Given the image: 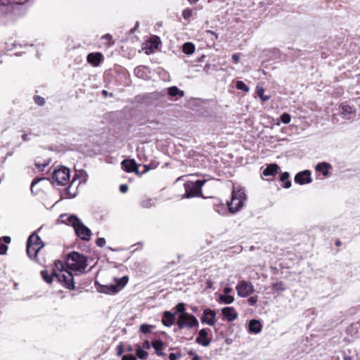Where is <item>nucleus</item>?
<instances>
[{
	"label": "nucleus",
	"instance_id": "f257e3e1",
	"mask_svg": "<svg viewBox=\"0 0 360 360\" xmlns=\"http://www.w3.org/2000/svg\"><path fill=\"white\" fill-rule=\"evenodd\" d=\"M57 269H53L51 274L48 270L41 271L42 278L47 283H51L53 277H56L58 282L62 283L65 288L73 290L75 289L74 278L72 273L68 270L63 269V264L58 262L56 263Z\"/></svg>",
	"mask_w": 360,
	"mask_h": 360
},
{
	"label": "nucleus",
	"instance_id": "f03ea898",
	"mask_svg": "<svg viewBox=\"0 0 360 360\" xmlns=\"http://www.w3.org/2000/svg\"><path fill=\"white\" fill-rule=\"evenodd\" d=\"M60 220L62 223L72 226L78 237L84 240H89L91 238V231L82 221L75 215L63 214L60 216Z\"/></svg>",
	"mask_w": 360,
	"mask_h": 360
},
{
	"label": "nucleus",
	"instance_id": "7ed1b4c3",
	"mask_svg": "<svg viewBox=\"0 0 360 360\" xmlns=\"http://www.w3.org/2000/svg\"><path fill=\"white\" fill-rule=\"evenodd\" d=\"M247 200L245 190L240 187H234L232 191L231 199L227 202L229 211L232 213H236L244 206Z\"/></svg>",
	"mask_w": 360,
	"mask_h": 360
},
{
	"label": "nucleus",
	"instance_id": "20e7f679",
	"mask_svg": "<svg viewBox=\"0 0 360 360\" xmlns=\"http://www.w3.org/2000/svg\"><path fill=\"white\" fill-rule=\"evenodd\" d=\"M129 278L124 276L120 278H115L114 283L101 285L95 282L98 292L105 294H115L120 291L128 283Z\"/></svg>",
	"mask_w": 360,
	"mask_h": 360
},
{
	"label": "nucleus",
	"instance_id": "39448f33",
	"mask_svg": "<svg viewBox=\"0 0 360 360\" xmlns=\"http://www.w3.org/2000/svg\"><path fill=\"white\" fill-rule=\"evenodd\" d=\"M66 265L72 271L82 272L87 266V259L84 255L73 252L69 255Z\"/></svg>",
	"mask_w": 360,
	"mask_h": 360
},
{
	"label": "nucleus",
	"instance_id": "423d86ee",
	"mask_svg": "<svg viewBox=\"0 0 360 360\" xmlns=\"http://www.w3.org/2000/svg\"><path fill=\"white\" fill-rule=\"evenodd\" d=\"M44 247L41 238L36 233L30 236L27 242V253L30 259H35L39 251Z\"/></svg>",
	"mask_w": 360,
	"mask_h": 360
},
{
	"label": "nucleus",
	"instance_id": "0eeeda50",
	"mask_svg": "<svg viewBox=\"0 0 360 360\" xmlns=\"http://www.w3.org/2000/svg\"><path fill=\"white\" fill-rule=\"evenodd\" d=\"M28 0H0V13H13L15 15L20 14V6Z\"/></svg>",
	"mask_w": 360,
	"mask_h": 360
},
{
	"label": "nucleus",
	"instance_id": "6e6552de",
	"mask_svg": "<svg viewBox=\"0 0 360 360\" xmlns=\"http://www.w3.org/2000/svg\"><path fill=\"white\" fill-rule=\"evenodd\" d=\"M206 180H198L196 181H188L184 184L185 198H189L202 195L201 188Z\"/></svg>",
	"mask_w": 360,
	"mask_h": 360
},
{
	"label": "nucleus",
	"instance_id": "1a4fd4ad",
	"mask_svg": "<svg viewBox=\"0 0 360 360\" xmlns=\"http://www.w3.org/2000/svg\"><path fill=\"white\" fill-rule=\"evenodd\" d=\"M70 170L68 168L60 166L56 168L52 174V178L58 185H66L70 181Z\"/></svg>",
	"mask_w": 360,
	"mask_h": 360
},
{
	"label": "nucleus",
	"instance_id": "9d476101",
	"mask_svg": "<svg viewBox=\"0 0 360 360\" xmlns=\"http://www.w3.org/2000/svg\"><path fill=\"white\" fill-rule=\"evenodd\" d=\"M177 326L179 329L184 328H192L198 326V321L195 316L188 313L179 314L177 321Z\"/></svg>",
	"mask_w": 360,
	"mask_h": 360
},
{
	"label": "nucleus",
	"instance_id": "9b49d317",
	"mask_svg": "<svg viewBox=\"0 0 360 360\" xmlns=\"http://www.w3.org/2000/svg\"><path fill=\"white\" fill-rule=\"evenodd\" d=\"M236 290L239 297H246L254 292V286L250 282L241 281L238 283Z\"/></svg>",
	"mask_w": 360,
	"mask_h": 360
},
{
	"label": "nucleus",
	"instance_id": "f8f14e48",
	"mask_svg": "<svg viewBox=\"0 0 360 360\" xmlns=\"http://www.w3.org/2000/svg\"><path fill=\"white\" fill-rule=\"evenodd\" d=\"M217 313L214 309L206 308L203 310L202 314L200 317L201 323L207 324L210 326H213L217 322Z\"/></svg>",
	"mask_w": 360,
	"mask_h": 360
},
{
	"label": "nucleus",
	"instance_id": "ddd939ff",
	"mask_svg": "<svg viewBox=\"0 0 360 360\" xmlns=\"http://www.w3.org/2000/svg\"><path fill=\"white\" fill-rule=\"evenodd\" d=\"M208 331V329H201L198 333L195 342L203 347H207L211 342V338L209 337Z\"/></svg>",
	"mask_w": 360,
	"mask_h": 360
},
{
	"label": "nucleus",
	"instance_id": "4468645a",
	"mask_svg": "<svg viewBox=\"0 0 360 360\" xmlns=\"http://www.w3.org/2000/svg\"><path fill=\"white\" fill-rule=\"evenodd\" d=\"M295 182L300 185L311 183V172L304 170L297 173L295 176Z\"/></svg>",
	"mask_w": 360,
	"mask_h": 360
},
{
	"label": "nucleus",
	"instance_id": "2eb2a0df",
	"mask_svg": "<svg viewBox=\"0 0 360 360\" xmlns=\"http://www.w3.org/2000/svg\"><path fill=\"white\" fill-rule=\"evenodd\" d=\"M221 314L229 322H232L238 318V313L233 307H226L222 308Z\"/></svg>",
	"mask_w": 360,
	"mask_h": 360
},
{
	"label": "nucleus",
	"instance_id": "dca6fc26",
	"mask_svg": "<svg viewBox=\"0 0 360 360\" xmlns=\"http://www.w3.org/2000/svg\"><path fill=\"white\" fill-rule=\"evenodd\" d=\"M87 62L94 67L100 65L101 62L103 60V56L100 52L89 53L86 57Z\"/></svg>",
	"mask_w": 360,
	"mask_h": 360
},
{
	"label": "nucleus",
	"instance_id": "f3484780",
	"mask_svg": "<svg viewBox=\"0 0 360 360\" xmlns=\"http://www.w3.org/2000/svg\"><path fill=\"white\" fill-rule=\"evenodd\" d=\"M262 330V324L258 320L252 319L250 321L248 324L249 333L257 334Z\"/></svg>",
	"mask_w": 360,
	"mask_h": 360
},
{
	"label": "nucleus",
	"instance_id": "a211bd4d",
	"mask_svg": "<svg viewBox=\"0 0 360 360\" xmlns=\"http://www.w3.org/2000/svg\"><path fill=\"white\" fill-rule=\"evenodd\" d=\"M122 165L127 172H138V165L134 160H124L122 161Z\"/></svg>",
	"mask_w": 360,
	"mask_h": 360
},
{
	"label": "nucleus",
	"instance_id": "6ab92c4d",
	"mask_svg": "<svg viewBox=\"0 0 360 360\" xmlns=\"http://www.w3.org/2000/svg\"><path fill=\"white\" fill-rule=\"evenodd\" d=\"M330 167L331 166L330 164L323 162L316 165V171L326 177L329 174V169Z\"/></svg>",
	"mask_w": 360,
	"mask_h": 360
},
{
	"label": "nucleus",
	"instance_id": "aec40b11",
	"mask_svg": "<svg viewBox=\"0 0 360 360\" xmlns=\"http://www.w3.org/2000/svg\"><path fill=\"white\" fill-rule=\"evenodd\" d=\"M279 169V167L276 164L269 165L263 171V175L265 176H275Z\"/></svg>",
	"mask_w": 360,
	"mask_h": 360
},
{
	"label": "nucleus",
	"instance_id": "412c9836",
	"mask_svg": "<svg viewBox=\"0 0 360 360\" xmlns=\"http://www.w3.org/2000/svg\"><path fill=\"white\" fill-rule=\"evenodd\" d=\"M174 314H172L169 311H165L162 319V323L166 326H171L174 322Z\"/></svg>",
	"mask_w": 360,
	"mask_h": 360
},
{
	"label": "nucleus",
	"instance_id": "4be33fe9",
	"mask_svg": "<svg viewBox=\"0 0 360 360\" xmlns=\"http://www.w3.org/2000/svg\"><path fill=\"white\" fill-rule=\"evenodd\" d=\"M167 91L168 95L172 98L178 96L183 97L184 95V91L180 90L178 87L175 86L167 88Z\"/></svg>",
	"mask_w": 360,
	"mask_h": 360
},
{
	"label": "nucleus",
	"instance_id": "5701e85b",
	"mask_svg": "<svg viewBox=\"0 0 360 360\" xmlns=\"http://www.w3.org/2000/svg\"><path fill=\"white\" fill-rule=\"evenodd\" d=\"M217 301L220 304H230L234 302V297L230 295L221 294L219 296Z\"/></svg>",
	"mask_w": 360,
	"mask_h": 360
},
{
	"label": "nucleus",
	"instance_id": "b1692460",
	"mask_svg": "<svg viewBox=\"0 0 360 360\" xmlns=\"http://www.w3.org/2000/svg\"><path fill=\"white\" fill-rule=\"evenodd\" d=\"M135 352L136 357L140 359H146L148 356V353L145 349L140 347V344L135 345Z\"/></svg>",
	"mask_w": 360,
	"mask_h": 360
},
{
	"label": "nucleus",
	"instance_id": "393cba45",
	"mask_svg": "<svg viewBox=\"0 0 360 360\" xmlns=\"http://www.w3.org/2000/svg\"><path fill=\"white\" fill-rule=\"evenodd\" d=\"M151 345L154 348L155 353L157 354L158 356H163V342L161 340H155L152 342Z\"/></svg>",
	"mask_w": 360,
	"mask_h": 360
},
{
	"label": "nucleus",
	"instance_id": "a878e982",
	"mask_svg": "<svg viewBox=\"0 0 360 360\" xmlns=\"http://www.w3.org/2000/svg\"><path fill=\"white\" fill-rule=\"evenodd\" d=\"M195 50V45L191 42H186L182 46V51L186 55H191Z\"/></svg>",
	"mask_w": 360,
	"mask_h": 360
},
{
	"label": "nucleus",
	"instance_id": "bb28decb",
	"mask_svg": "<svg viewBox=\"0 0 360 360\" xmlns=\"http://www.w3.org/2000/svg\"><path fill=\"white\" fill-rule=\"evenodd\" d=\"M273 292H280L285 289V284L282 281H276L271 284Z\"/></svg>",
	"mask_w": 360,
	"mask_h": 360
},
{
	"label": "nucleus",
	"instance_id": "cd10ccee",
	"mask_svg": "<svg viewBox=\"0 0 360 360\" xmlns=\"http://www.w3.org/2000/svg\"><path fill=\"white\" fill-rule=\"evenodd\" d=\"M290 174L288 172H285L281 174L280 180L283 182V187L289 188L291 186V181L289 180Z\"/></svg>",
	"mask_w": 360,
	"mask_h": 360
},
{
	"label": "nucleus",
	"instance_id": "c85d7f7f",
	"mask_svg": "<svg viewBox=\"0 0 360 360\" xmlns=\"http://www.w3.org/2000/svg\"><path fill=\"white\" fill-rule=\"evenodd\" d=\"M256 92L257 96L260 98L262 101H267L269 100L270 96L264 95V89L262 86H257Z\"/></svg>",
	"mask_w": 360,
	"mask_h": 360
},
{
	"label": "nucleus",
	"instance_id": "c756f323",
	"mask_svg": "<svg viewBox=\"0 0 360 360\" xmlns=\"http://www.w3.org/2000/svg\"><path fill=\"white\" fill-rule=\"evenodd\" d=\"M101 40L103 41V43L106 47H110L114 44L112 39V36L109 34L103 35L101 37Z\"/></svg>",
	"mask_w": 360,
	"mask_h": 360
},
{
	"label": "nucleus",
	"instance_id": "7c9ffc66",
	"mask_svg": "<svg viewBox=\"0 0 360 360\" xmlns=\"http://www.w3.org/2000/svg\"><path fill=\"white\" fill-rule=\"evenodd\" d=\"M214 209L219 214L223 215L226 212V207L223 203L216 204Z\"/></svg>",
	"mask_w": 360,
	"mask_h": 360
},
{
	"label": "nucleus",
	"instance_id": "2f4dec72",
	"mask_svg": "<svg viewBox=\"0 0 360 360\" xmlns=\"http://www.w3.org/2000/svg\"><path fill=\"white\" fill-rule=\"evenodd\" d=\"M155 200L152 198L144 199L141 201V204L143 207L149 208L154 205Z\"/></svg>",
	"mask_w": 360,
	"mask_h": 360
},
{
	"label": "nucleus",
	"instance_id": "473e14b6",
	"mask_svg": "<svg viewBox=\"0 0 360 360\" xmlns=\"http://www.w3.org/2000/svg\"><path fill=\"white\" fill-rule=\"evenodd\" d=\"M236 86L238 89L242 90L246 93L250 91L249 87L243 81L240 80L236 82Z\"/></svg>",
	"mask_w": 360,
	"mask_h": 360
},
{
	"label": "nucleus",
	"instance_id": "72a5a7b5",
	"mask_svg": "<svg viewBox=\"0 0 360 360\" xmlns=\"http://www.w3.org/2000/svg\"><path fill=\"white\" fill-rule=\"evenodd\" d=\"M154 326L149 324H142L140 326V331L144 334L149 333L150 330L153 328Z\"/></svg>",
	"mask_w": 360,
	"mask_h": 360
},
{
	"label": "nucleus",
	"instance_id": "f704fd0d",
	"mask_svg": "<svg viewBox=\"0 0 360 360\" xmlns=\"http://www.w3.org/2000/svg\"><path fill=\"white\" fill-rule=\"evenodd\" d=\"M341 109H342V114L344 115H347L352 114L353 112L352 107L347 105H343L342 106Z\"/></svg>",
	"mask_w": 360,
	"mask_h": 360
},
{
	"label": "nucleus",
	"instance_id": "c9c22d12",
	"mask_svg": "<svg viewBox=\"0 0 360 360\" xmlns=\"http://www.w3.org/2000/svg\"><path fill=\"white\" fill-rule=\"evenodd\" d=\"M144 67H137L134 69L135 75L139 77H144Z\"/></svg>",
	"mask_w": 360,
	"mask_h": 360
},
{
	"label": "nucleus",
	"instance_id": "e433bc0d",
	"mask_svg": "<svg viewBox=\"0 0 360 360\" xmlns=\"http://www.w3.org/2000/svg\"><path fill=\"white\" fill-rule=\"evenodd\" d=\"M291 117L288 113H283L281 116V121L284 124L290 123Z\"/></svg>",
	"mask_w": 360,
	"mask_h": 360
},
{
	"label": "nucleus",
	"instance_id": "4c0bfd02",
	"mask_svg": "<svg viewBox=\"0 0 360 360\" xmlns=\"http://www.w3.org/2000/svg\"><path fill=\"white\" fill-rule=\"evenodd\" d=\"M193 14V11L190 8H186L183 11L182 15L185 20H189Z\"/></svg>",
	"mask_w": 360,
	"mask_h": 360
},
{
	"label": "nucleus",
	"instance_id": "58836bf2",
	"mask_svg": "<svg viewBox=\"0 0 360 360\" xmlns=\"http://www.w3.org/2000/svg\"><path fill=\"white\" fill-rule=\"evenodd\" d=\"M176 312H179V314H183L184 313H186L185 311V305L184 303H179L176 306V312L174 313V314L176 313Z\"/></svg>",
	"mask_w": 360,
	"mask_h": 360
},
{
	"label": "nucleus",
	"instance_id": "ea45409f",
	"mask_svg": "<svg viewBox=\"0 0 360 360\" xmlns=\"http://www.w3.org/2000/svg\"><path fill=\"white\" fill-rule=\"evenodd\" d=\"M49 161H44L43 163H40L39 162H35V166L39 171H43L44 167L49 165Z\"/></svg>",
	"mask_w": 360,
	"mask_h": 360
},
{
	"label": "nucleus",
	"instance_id": "a19ab883",
	"mask_svg": "<svg viewBox=\"0 0 360 360\" xmlns=\"http://www.w3.org/2000/svg\"><path fill=\"white\" fill-rule=\"evenodd\" d=\"M34 100L35 103L39 105H43L45 103L44 98H42L39 96H34Z\"/></svg>",
	"mask_w": 360,
	"mask_h": 360
},
{
	"label": "nucleus",
	"instance_id": "79ce46f5",
	"mask_svg": "<svg viewBox=\"0 0 360 360\" xmlns=\"http://www.w3.org/2000/svg\"><path fill=\"white\" fill-rule=\"evenodd\" d=\"M181 357V354L179 352L171 353L169 355V360H178Z\"/></svg>",
	"mask_w": 360,
	"mask_h": 360
},
{
	"label": "nucleus",
	"instance_id": "37998d69",
	"mask_svg": "<svg viewBox=\"0 0 360 360\" xmlns=\"http://www.w3.org/2000/svg\"><path fill=\"white\" fill-rule=\"evenodd\" d=\"M96 244L97 246L103 248L105 245V239L104 238H98L96 241Z\"/></svg>",
	"mask_w": 360,
	"mask_h": 360
},
{
	"label": "nucleus",
	"instance_id": "c03bdc74",
	"mask_svg": "<svg viewBox=\"0 0 360 360\" xmlns=\"http://www.w3.org/2000/svg\"><path fill=\"white\" fill-rule=\"evenodd\" d=\"M140 347L148 352V350L150 348V344L149 341L145 340L141 345H140Z\"/></svg>",
	"mask_w": 360,
	"mask_h": 360
},
{
	"label": "nucleus",
	"instance_id": "a18cd8bd",
	"mask_svg": "<svg viewBox=\"0 0 360 360\" xmlns=\"http://www.w3.org/2000/svg\"><path fill=\"white\" fill-rule=\"evenodd\" d=\"M248 303L251 306H253L255 305L257 302V296H252V297H250L249 299H248Z\"/></svg>",
	"mask_w": 360,
	"mask_h": 360
},
{
	"label": "nucleus",
	"instance_id": "49530a36",
	"mask_svg": "<svg viewBox=\"0 0 360 360\" xmlns=\"http://www.w3.org/2000/svg\"><path fill=\"white\" fill-rule=\"evenodd\" d=\"M122 360H136V358L132 354H125L122 356Z\"/></svg>",
	"mask_w": 360,
	"mask_h": 360
},
{
	"label": "nucleus",
	"instance_id": "de8ad7c7",
	"mask_svg": "<svg viewBox=\"0 0 360 360\" xmlns=\"http://www.w3.org/2000/svg\"><path fill=\"white\" fill-rule=\"evenodd\" d=\"M8 247L4 244H0V255H5L7 252Z\"/></svg>",
	"mask_w": 360,
	"mask_h": 360
},
{
	"label": "nucleus",
	"instance_id": "09e8293b",
	"mask_svg": "<svg viewBox=\"0 0 360 360\" xmlns=\"http://www.w3.org/2000/svg\"><path fill=\"white\" fill-rule=\"evenodd\" d=\"M120 191L121 193H124L128 191V186L126 184H122L120 186Z\"/></svg>",
	"mask_w": 360,
	"mask_h": 360
},
{
	"label": "nucleus",
	"instance_id": "8fccbe9b",
	"mask_svg": "<svg viewBox=\"0 0 360 360\" xmlns=\"http://www.w3.org/2000/svg\"><path fill=\"white\" fill-rule=\"evenodd\" d=\"M240 55L239 53H235L232 56V60L235 63H237L239 61Z\"/></svg>",
	"mask_w": 360,
	"mask_h": 360
},
{
	"label": "nucleus",
	"instance_id": "3c124183",
	"mask_svg": "<svg viewBox=\"0 0 360 360\" xmlns=\"http://www.w3.org/2000/svg\"><path fill=\"white\" fill-rule=\"evenodd\" d=\"M158 39H159L158 37H156V38L153 39V40L150 41L152 46H154L155 48H157L158 46Z\"/></svg>",
	"mask_w": 360,
	"mask_h": 360
},
{
	"label": "nucleus",
	"instance_id": "603ef678",
	"mask_svg": "<svg viewBox=\"0 0 360 360\" xmlns=\"http://www.w3.org/2000/svg\"><path fill=\"white\" fill-rule=\"evenodd\" d=\"M232 291H233V289L231 288L226 287L224 289V295H229Z\"/></svg>",
	"mask_w": 360,
	"mask_h": 360
},
{
	"label": "nucleus",
	"instance_id": "864d4df0",
	"mask_svg": "<svg viewBox=\"0 0 360 360\" xmlns=\"http://www.w3.org/2000/svg\"><path fill=\"white\" fill-rule=\"evenodd\" d=\"M1 240H2L6 243H9L11 242V238L9 236H4Z\"/></svg>",
	"mask_w": 360,
	"mask_h": 360
},
{
	"label": "nucleus",
	"instance_id": "5fc2aeb1",
	"mask_svg": "<svg viewBox=\"0 0 360 360\" xmlns=\"http://www.w3.org/2000/svg\"><path fill=\"white\" fill-rule=\"evenodd\" d=\"M210 68H211V65L210 64H207L205 65L203 70L204 71L206 72V73H209V71L210 70Z\"/></svg>",
	"mask_w": 360,
	"mask_h": 360
},
{
	"label": "nucleus",
	"instance_id": "6e6d98bb",
	"mask_svg": "<svg viewBox=\"0 0 360 360\" xmlns=\"http://www.w3.org/2000/svg\"><path fill=\"white\" fill-rule=\"evenodd\" d=\"M41 179H34L31 183V188L41 181Z\"/></svg>",
	"mask_w": 360,
	"mask_h": 360
},
{
	"label": "nucleus",
	"instance_id": "4d7b16f0",
	"mask_svg": "<svg viewBox=\"0 0 360 360\" xmlns=\"http://www.w3.org/2000/svg\"><path fill=\"white\" fill-rule=\"evenodd\" d=\"M22 139L24 141H28V137H27V134H24L22 135Z\"/></svg>",
	"mask_w": 360,
	"mask_h": 360
},
{
	"label": "nucleus",
	"instance_id": "13d9d810",
	"mask_svg": "<svg viewBox=\"0 0 360 360\" xmlns=\"http://www.w3.org/2000/svg\"><path fill=\"white\" fill-rule=\"evenodd\" d=\"M192 360H201L200 356H198L197 354L193 356L192 358Z\"/></svg>",
	"mask_w": 360,
	"mask_h": 360
},
{
	"label": "nucleus",
	"instance_id": "bf43d9fd",
	"mask_svg": "<svg viewBox=\"0 0 360 360\" xmlns=\"http://www.w3.org/2000/svg\"><path fill=\"white\" fill-rule=\"evenodd\" d=\"M188 354H189V356H192V358L193 357V356H194L195 354H196V353H195L194 351H192V350H191V351H189V352H188Z\"/></svg>",
	"mask_w": 360,
	"mask_h": 360
},
{
	"label": "nucleus",
	"instance_id": "052dcab7",
	"mask_svg": "<svg viewBox=\"0 0 360 360\" xmlns=\"http://www.w3.org/2000/svg\"><path fill=\"white\" fill-rule=\"evenodd\" d=\"M122 347L120 346V347H119V350L117 352V355L120 356V355H122Z\"/></svg>",
	"mask_w": 360,
	"mask_h": 360
},
{
	"label": "nucleus",
	"instance_id": "680f3d73",
	"mask_svg": "<svg viewBox=\"0 0 360 360\" xmlns=\"http://www.w3.org/2000/svg\"><path fill=\"white\" fill-rule=\"evenodd\" d=\"M199 0H188L189 3L191 4H195L196 2H198Z\"/></svg>",
	"mask_w": 360,
	"mask_h": 360
},
{
	"label": "nucleus",
	"instance_id": "e2e57ef3",
	"mask_svg": "<svg viewBox=\"0 0 360 360\" xmlns=\"http://www.w3.org/2000/svg\"><path fill=\"white\" fill-rule=\"evenodd\" d=\"M127 352H132L133 347L131 346H129L127 349Z\"/></svg>",
	"mask_w": 360,
	"mask_h": 360
},
{
	"label": "nucleus",
	"instance_id": "0e129e2a",
	"mask_svg": "<svg viewBox=\"0 0 360 360\" xmlns=\"http://www.w3.org/2000/svg\"><path fill=\"white\" fill-rule=\"evenodd\" d=\"M145 172H148L150 169V167L148 165H144Z\"/></svg>",
	"mask_w": 360,
	"mask_h": 360
},
{
	"label": "nucleus",
	"instance_id": "69168bd1",
	"mask_svg": "<svg viewBox=\"0 0 360 360\" xmlns=\"http://www.w3.org/2000/svg\"><path fill=\"white\" fill-rule=\"evenodd\" d=\"M209 33L215 35L216 37H217V34H215L213 31H208Z\"/></svg>",
	"mask_w": 360,
	"mask_h": 360
},
{
	"label": "nucleus",
	"instance_id": "338daca9",
	"mask_svg": "<svg viewBox=\"0 0 360 360\" xmlns=\"http://www.w3.org/2000/svg\"><path fill=\"white\" fill-rule=\"evenodd\" d=\"M336 245H340V241H337V242H336Z\"/></svg>",
	"mask_w": 360,
	"mask_h": 360
},
{
	"label": "nucleus",
	"instance_id": "774afa93",
	"mask_svg": "<svg viewBox=\"0 0 360 360\" xmlns=\"http://www.w3.org/2000/svg\"><path fill=\"white\" fill-rule=\"evenodd\" d=\"M103 92L104 94H106V91L103 90Z\"/></svg>",
	"mask_w": 360,
	"mask_h": 360
}]
</instances>
